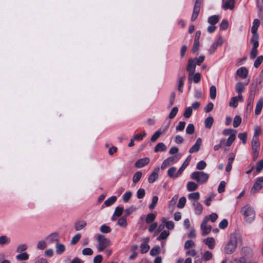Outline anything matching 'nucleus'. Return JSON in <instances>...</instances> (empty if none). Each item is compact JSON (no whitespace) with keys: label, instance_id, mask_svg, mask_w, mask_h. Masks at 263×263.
Masks as SVG:
<instances>
[{"label":"nucleus","instance_id":"nucleus-1","mask_svg":"<svg viewBox=\"0 0 263 263\" xmlns=\"http://www.w3.org/2000/svg\"><path fill=\"white\" fill-rule=\"evenodd\" d=\"M241 236L239 233H233L230 236L228 242L223 248V252L226 254L233 253L236 249L237 245L241 242Z\"/></svg>","mask_w":263,"mask_h":263},{"label":"nucleus","instance_id":"nucleus-2","mask_svg":"<svg viewBox=\"0 0 263 263\" xmlns=\"http://www.w3.org/2000/svg\"><path fill=\"white\" fill-rule=\"evenodd\" d=\"M244 217L245 221L249 224L252 223L255 219L256 213L254 208L250 205L243 206L240 211Z\"/></svg>","mask_w":263,"mask_h":263},{"label":"nucleus","instance_id":"nucleus-3","mask_svg":"<svg viewBox=\"0 0 263 263\" xmlns=\"http://www.w3.org/2000/svg\"><path fill=\"white\" fill-rule=\"evenodd\" d=\"M209 177V175L203 172H194L191 175V179L196 180L199 184L205 182Z\"/></svg>","mask_w":263,"mask_h":263},{"label":"nucleus","instance_id":"nucleus-4","mask_svg":"<svg viewBox=\"0 0 263 263\" xmlns=\"http://www.w3.org/2000/svg\"><path fill=\"white\" fill-rule=\"evenodd\" d=\"M97 241L98 242L97 248L99 252L103 251L110 245V240L102 235H98Z\"/></svg>","mask_w":263,"mask_h":263},{"label":"nucleus","instance_id":"nucleus-5","mask_svg":"<svg viewBox=\"0 0 263 263\" xmlns=\"http://www.w3.org/2000/svg\"><path fill=\"white\" fill-rule=\"evenodd\" d=\"M263 187V176L255 179V183L250 190L251 194H254Z\"/></svg>","mask_w":263,"mask_h":263},{"label":"nucleus","instance_id":"nucleus-6","mask_svg":"<svg viewBox=\"0 0 263 263\" xmlns=\"http://www.w3.org/2000/svg\"><path fill=\"white\" fill-rule=\"evenodd\" d=\"M179 159L180 157L178 155H174L167 158L162 162L161 166V168L162 170H164L165 168H166L170 165L174 164L176 162H177Z\"/></svg>","mask_w":263,"mask_h":263},{"label":"nucleus","instance_id":"nucleus-7","mask_svg":"<svg viewBox=\"0 0 263 263\" xmlns=\"http://www.w3.org/2000/svg\"><path fill=\"white\" fill-rule=\"evenodd\" d=\"M259 39H251L250 42L253 45V47L250 52V58L251 59H255L258 53L257 48L259 46Z\"/></svg>","mask_w":263,"mask_h":263},{"label":"nucleus","instance_id":"nucleus-8","mask_svg":"<svg viewBox=\"0 0 263 263\" xmlns=\"http://www.w3.org/2000/svg\"><path fill=\"white\" fill-rule=\"evenodd\" d=\"M208 219L204 218L202 223L201 224V230L202 231V235L203 236L209 234L212 230L211 226L208 225Z\"/></svg>","mask_w":263,"mask_h":263},{"label":"nucleus","instance_id":"nucleus-9","mask_svg":"<svg viewBox=\"0 0 263 263\" xmlns=\"http://www.w3.org/2000/svg\"><path fill=\"white\" fill-rule=\"evenodd\" d=\"M260 25V21L258 19H254L253 22V25L251 28V32L252 36L251 39H259V35L257 33V29Z\"/></svg>","mask_w":263,"mask_h":263},{"label":"nucleus","instance_id":"nucleus-10","mask_svg":"<svg viewBox=\"0 0 263 263\" xmlns=\"http://www.w3.org/2000/svg\"><path fill=\"white\" fill-rule=\"evenodd\" d=\"M196 65L194 60L189 59L186 70L189 72V79L191 80L192 75H193L195 71Z\"/></svg>","mask_w":263,"mask_h":263},{"label":"nucleus","instance_id":"nucleus-11","mask_svg":"<svg viewBox=\"0 0 263 263\" xmlns=\"http://www.w3.org/2000/svg\"><path fill=\"white\" fill-rule=\"evenodd\" d=\"M45 240L48 244H52L54 242L58 243L59 241V234L57 232L52 233L47 236Z\"/></svg>","mask_w":263,"mask_h":263},{"label":"nucleus","instance_id":"nucleus-12","mask_svg":"<svg viewBox=\"0 0 263 263\" xmlns=\"http://www.w3.org/2000/svg\"><path fill=\"white\" fill-rule=\"evenodd\" d=\"M200 6L201 4H199L198 0L195 1L193 14L191 17L192 21H194L197 18L200 11Z\"/></svg>","mask_w":263,"mask_h":263},{"label":"nucleus","instance_id":"nucleus-13","mask_svg":"<svg viewBox=\"0 0 263 263\" xmlns=\"http://www.w3.org/2000/svg\"><path fill=\"white\" fill-rule=\"evenodd\" d=\"M179 170L176 171V167L173 166L170 168L167 171V175L169 177L173 179L178 178L180 175Z\"/></svg>","mask_w":263,"mask_h":263},{"label":"nucleus","instance_id":"nucleus-14","mask_svg":"<svg viewBox=\"0 0 263 263\" xmlns=\"http://www.w3.org/2000/svg\"><path fill=\"white\" fill-rule=\"evenodd\" d=\"M195 214L200 215L202 213L203 206L202 204L197 201H194L192 203Z\"/></svg>","mask_w":263,"mask_h":263},{"label":"nucleus","instance_id":"nucleus-15","mask_svg":"<svg viewBox=\"0 0 263 263\" xmlns=\"http://www.w3.org/2000/svg\"><path fill=\"white\" fill-rule=\"evenodd\" d=\"M149 161L150 159L149 158L145 157L138 160L136 162L135 165L137 168H141L148 164Z\"/></svg>","mask_w":263,"mask_h":263},{"label":"nucleus","instance_id":"nucleus-16","mask_svg":"<svg viewBox=\"0 0 263 263\" xmlns=\"http://www.w3.org/2000/svg\"><path fill=\"white\" fill-rule=\"evenodd\" d=\"M159 167H156L153 172L149 175L148 177V181L150 183H154L158 178V172Z\"/></svg>","mask_w":263,"mask_h":263},{"label":"nucleus","instance_id":"nucleus-17","mask_svg":"<svg viewBox=\"0 0 263 263\" xmlns=\"http://www.w3.org/2000/svg\"><path fill=\"white\" fill-rule=\"evenodd\" d=\"M202 143V139L200 138H198L194 145H193L189 149L190 153H194L197 152L199 149Z\"/></svg>","mask_w":263,"mask_h":263},{"label":"nucleus","instance_id":"nucleus-18","mask_svg":"<svg viewBox=\"0 0 263 263\" xmlns=\"http://www.w3.org/2000/svg\"><path fill=\"white\" fill-rule=\"evenodd\" d=\"M149 241L148 238H145L144 239L143 242L140 246V251L142 254L148 252L149 249V246L148 245Z\"/></svg>","mask_w":263,"mask_h":263},{"label":"nucleus","instance_id":"nucleus-19","mask_svg":"<svg viewBox=\"0 0 263 263\" xmlns=\"http://www.w3.org/2000/svg\"><path fill=\"white\" fill-rule=\"evenodd\" d=\"M235 0H223L222 7L224 10L230 9L232 10L234 7Z\"/></svg>","mask_w":263,"mask_h":263},{"label":"nucleus","instance_id":"nucleus-20","mask_svg":"<svg viewBox=\"0 0 263 263\" xmlns=\"http://www.w3.org/2000/svg\"><path fill=\"white\" fill-rule=\"evenodd\" d=\"M11 242V239L6 235H3L0 236V247L8 246Z\"/></svg>","mask_w":263,"mask_h":263},{"label":"nucleus","instance_id":"nucleus-21","mask_svg":"<svg viewBox=\"0 0 263 263\" xmlns=\"http://www.w3.org/2000/svg\"><path fill=\"white\" fill-rule=\"evenodd\" d=\"M236 73L240 78L245 79L248 76V71L246 68L242 67L237 69Z\"/></svg>","mask_w":263,"mask_h":263},{"label":"nucleus","instance_id":"nucleus-22","mask_svg":"<svg viewBox=\"0 0 263 263\" xmlns=\"http://www.w3.org/2000/svg\"><path fill=\"white\" fill-rule=\"evenodd\" d=\"M263 107V98H260L256 103L255 109V114L256 115H258L260 114L262 108Z\"/></svg>","mask_w":263,"mask_h":263},{"label":"nucleus","instance_id":"nucleus-23","mask_svg":"<svg viewBox=\"0 0 263 263\" xmlns=\"http://www.w3.org/2000/svg\"><path fill=\"white\" fill-rule=\"evenodd\" d=\"M251 146L252 151L259 150L260 142L258 138L253 137L251 142Z\"/></svg>","mask_w":263,"mask_h":263},{"label":"nucleus","instance_id":"nucleus-24","mask_svg":"<svg viewBox=\"0 0 263 263\" xmlns=\"http://www.w3.org/2000/svg\"><path fill=\"white\" fill-rule=\"evenodd\" d=\"M254 93H251L248 100V103L247 105V110L251 111L253 106V101L254 99Z\"/></svg>","mask_w":263,"mask_h":263},{"label":"nucleus","instance_id":"nucleus-25","mask_svg":"<svg viewBox=\"0 0 263 263\" xmlns=\"http://www.w3.org/2000/svg\"><path fill=\"white\" fill-rule=\"evenodd\" d=\"M161 221L167 229L172 230L174 229L175 224L173 221H168L165 218L163 217L161 219Z\"/></svg>","mask_w":263,"mask_h":263},{"label":"nucleus","instance_id":"nucleus-26","mask_svg":"<svg viewBox=\"0 0 263 263\" xmlns=\"http://www.w3.org/2000/svg\"><path fill=\"white\" fill-rule=\"evenodd\" d=\"M185 80V77L183 76L182 77H180L178 79V90L180 92H183V85L184 83V81Z\"/></svg>","mask_w":263,"mask_h":263},{"label":"nucleus","instance_id":"nucleus-27","mask_svg":"<svg viewBox=\"0 0 263 263\" xmlns=\"http://www.w3.org/2000/svg\"><path fill=\"white\" fill-rule=\"evenodd\" d=\"M203 242L210 249H213L215 247V240L213 237H208L205 239Z\"/></svg>","mask_w":263,"mask_h":263},{"label":"nucleus","instance_id":"nucleus-28","mask_svg":"<svg viewBox=\"0 0 263 263\" xmlns=\"http://www.w3.org/2000/svg\"><path fill=\"white\" fill-rule=\"evenodd\" d=\"M86 226V222L85 221H78L74 224V228L76 231H80L85 228Z\"/></svg>","mask_w":263,"mask_h":263},{"label":"nucleus","instance_id":"nucleus-29","mask_svg":"<svg viewBox=\"0 0 263 263\" xmlns=\"http://www.w3.org/2000/svg\"><path fill=\"white\" fill-rule=\"evenodd\" d=\"M166 150V145L162 142L158 143L154 148V151L155 153H157L159 152H165Z\"/></svg>","mask_w":263,"mask_h":263},{"label":"nucleus","instance_id":"nucleus-30","mask_svg":"<svg viewBox=\"0 0 263 263\" xmlns=\"http://www.w3.org/2000/svg\"><path fill=\"white\" fill-rule=\"evenodd\" d=\"M56 253L58 255L62 254L65 250V247L64 245L60 243L55 244Z\"/></svg>","mask_w":263,"mask_h":263},{"label":"nucleus","instance_id":"nucleus-31","mask_svg":"<svg viewBox=\"0 0 263 263\" xmlns=\"http://www.w3.org/2000/svg\"><path fill=\"white\" fill-rule=\"evenodd\" d=\"M214 122V119L212 116H209L207 117L204 121L205 127L210 129L211 128Z\"/></svg>","mask_w":263,"mask_h":263},{"label":"nucleus","instance_id":"nucleus-32","mask_svg":"<svg viewBox=\"0 0 263 263\" xmlns=\"http://www.w3.org/2000/svg\"><path fill=\"white\" fill-rule=\"evenodd\" d=\"M142 176V173L140 171L137 172L134 174L133 177V182L134 184H136L139 181Z\"/></svg>","mask_w":263,"mask_h":263},{"label":"nucleus","instance_id":"nucleus-33","mask_svg":"<svg viewBox=\"0 0 263 263\" xmlns=\"http://www.w3.org/2000/svg\"><path fill=\"white\" fill-rule=\"evenodd\" d=\"M198 185L194 182H189L187 184V190L190 191H194L198 188Z\"/></svg>","mask_w":263,"mask_h":263},{"label":"nucleus","instance_id":"nucleus-34","mask_svg":"<svg viewBox=\"0 0 263 263\" xmlns=\"http://www.w3.org/2000/svg\"><path fill=\"white\" fill-rule=\"evenodd\" d=\"M117 197L115 196H111V197L108 198L104 201V204L106 206H109L112 205L114 203H115L117 200Z\"/></svg>","mask_w":263,"mask_h":263},{"label":"nucleus","instance_id":"nucleus-35","mask_svg":"<svg viewBox=\"0 0 263 263\" xmlns=\"http://www.w3.org/2000/svg\"><path fill=\"white\" fill-rule=\"evenodd\" d=\"M236 91L238 93H241L245 89V84L242 82H238L235 86Z\"/></svg>","mask_w":263,"mask_h":263},{"label":"nucleus","instance_id":"nucleus-36","mask_svg":"<svg viewBox=\"0 0 263 263\" xmlns=\"http://www.w3.org/2000/svg\"><path fill=\"white\" fill-rule=\"evenodd\" d=\"M201 79V76L199 72L196 73L194 74H193L192 75V78L191 80H189V81L190 82H192L193 81L195 83H198Z\"/></svg>","mask_w":263,"mask_h":263},{"label":"nucleus","instance_id":"nucleus-37","mask_svg":"<svg viewBox=\"0 0 263 263\" xmlns=\"http://www.w3.org/2000/svg\"><path fill=\"white\" fill-rule=\"evenodd\" d=\"M219 17L218 15H212L209 17L208 22L211 25L216 24L219 21Z\"/></svg>","mask_w":263,"mask_h":263},{"label":"nucleus","instance_id":"nucleus-38","mask_svg":"<svg viewBox=\"0 0 263 263\" xmlns=\"http://www.w3.org/2000/svg\"><path fill=\"white\" fill-rule=\"evenodd\" d=\"M191 157L189 156L186 160L184 161V162L183 163L181 167L179 168V173H182L184 170L187 167V166L189 165V163L191 160Z\"/></svg>","mask_w":263,"mask_h":263},{"label":"nucleus","instance_id":"nucleus-39","mask_svg":"<svg viewBox=\"0 0 263 263\" xmlns=\"http://www.w3.org/2000/svg\"><path fill=\"white\" fill-rule=\"evenodd\" d=\"M200 198V194L199 192H194L188 195V198L190 200L195 201L198 200Z\"/></svg>","mask_w":263,"mask_h":263},{"label":"nucleus","instance_id":"nucleus-40","mask_svg":"<svg viewBox=\"0 0 263 263\" xmlns=\"http://www.w3.org/2000/svg\"><path fill=\"white\" fill-rule=\"evenodd\" d=\"M178 198V195H175L169 202L168 208L170 209H173Z\"/></svg>","mask_w":263,"mask_h":263},{"label":"nucleus","instance_id":"nucleus-41","mask_svg":"<svg viewBox=\"0 0 263 263\" xmlns=\"http://www.w3.org/2000/svg\"><path fill=\"white\" fill-rule=\"evenodd\" d=\"M29 255L26 252H23L20 254H18L16 256V258L18 260H26L28 259Z\"/></svg>","mask_w":263,"mask_h":263},{"label":"nucleus","instance_id":"nucleus-42","mask_svg":"<svg viewBox=\"0 0 263 263\" xmlns=\"http://www.w3.org/2000/svg\"><path fill=\"white\" fill-rule=\"evenodd\" d=\"M210 98L212 100H214L216 97V88L214 85L212 86L210 88Z\"/></svg>","mask_w":263,"mask_h":263},{"label":"nucleus","instance_id":"nucleus-43","mask_svg":"<svg viewBox=\"0 0 263 263\" xmlns=\"http://www.w3.org/2000/svg\"><path fill=\"white\" fill-rule=\"evenodd\" d=\"M241 123V118L239 116H236L233 120V125L234 127H237Z\"/></svg>","mask_w":263,"mask_h":263},{"label":"nucleus","instance_id":"nucleus-44","mask_svg":"<svg viewBox=\"0 0 263 263\" xmlns=\"http://www.w3.org/2000/svg\"><path fill=\"white\" fill-rule=\"evenodd\" d=\"M118 224L121 227L125 228L127 226V220L126 217L123 216L121 217L118 221Z\"/></svg>","mask_w":263,"mask_h":263},{"label":"nucleus","instance_id":"nucleus-45","mask_svg":"<svg viewBox=\"0 0 263 263\" xmlns=\"http://www.w3.org/2000/svg\"><path fill=\"white\" fill-rule=\"evenodd\" d=\"M170 235V232L168 231L164 230L162 231L160 235L158 237L157 239L161 240L166 239Z\"/></svg>","mask_w":263,"mask_h":263},{"label":"nucleus","instance_id":"nucleus-46","mask_svg":"<svg viewBox=\"0 0 263 263\" xmlns=\"http://www.w3.org/2000/svg\"><path fill=\"white\" fill-rule=\"evenodd\" d=\"M186 201V199L185 197H181L179 200V202H178V204H177V206L179 209H182L184 206Z\"/></svg>","mask_w":263,"mask_h":263},{"label":"nucleus","instance_id":"nucleus-47","mask_svg":"<svg viewBox=\"0 0 263 263\" xmlns=\"http://www.w3.org/2000/svg\"><path fill=\"white\" fill-rule=\"evenodd\" d=\"M212 257H213L212 253L209 251H206L203 254L202 258H203V260L206 261H208V260L211 259Z\"/></svg>","mask_w":263,"mask_h":263},{"label":"nucleus","instance_id":"nucleus-48","mask_svg":"<svg viewBox=\"0 0 263 263\" xmlns=\"http://www.w3.org/2000/svg\"><path fill=\"white\" fill-rule=\"evenodd\" d=\"M160 248L159 246H156L153 248L150 251V254L152 256H155L160 253Z\"/></svg>","mask_w":263,"mask_h":263},{"label":"nucleus","instance_id":"nucleus-49","mask_svg":"<svg viewBox=\"0 0 263 263\" xmlns=\"http://www.w3.org/2000/svg\"><path fill=\"white\" fill-rule=\"evenodd\" d=\"M158 201V197L156 196H154L152 198V203L149 205V208L151 210L154 209L156 207V206L157 204Z\"/></svg>","mask_w":263,"mask_h":263},{"label":"nucleus","instance_id":"nucleus-50","mask_svg":"<svg viewBox=\"0 0 263 263\" xmlns=\"http://www.w3.org/2000/svg\"><path fill=\"white\" fill-rule=\"evenodd\" d=\"M238 98L237 97H232L231 99V100L229 102V105L230 106H232L233 107H236L238 105Z\"/></svg>","mask_w":263,"mask_h":263},{"label":"nucleus","instance_id":"nucleus-51","mask_svg":"<svg viewBox=\"0 0 263 263\" xmlns=\"http://www.w3.org/2000/svg\"><path fill=\"white\" fill-rule=\"evenodd\" d=\"M100 230L102 233H108L110 232L111 230L109 227L103 224L100 227Z\"/></svg>","mask_w":263,"mask_h":263},{"label":"nucleus","instance_id":"nucleus-52","mask_svg":"<svg viewBox=\"0 0 263 263\" xmlns=\"http://www.w3.org/2000/svg\"><path fill=\"white\" fill-rule=\"evenodd\" d=\"M263 61V56L260 55L257 58L254 63V66L256 68L258 67Z\"/></svg>","mask_w":263,"mask_h":263},{"label":"nucleus","instance_id":"nucleus-53","mask_svg":"<svg viewBox=\"0 0 263 263\" xmlns=\"http://www.w3.org/2000/svg\"><path fill=\"white\" fill-rule=\"evenodd\" d=\"M235 138L236 137L235 134H231L227 140L226 145L228 146H230L234 141Z\"/></svg>","mask_w":263,"mask_h":263},{"label":"nucleus","instance_id":"nucleus-54","mask_svg":"<svg viewBox=\"0 0 263 263\" xmlns=\"http://www.w3.org/2000/svg\"><path fill=\"white\" fill-rule=\"evenodd\" d=\"M178 111V107L176 106L172 108V109L169 115V116H168L169 118L171 119L174 118L176 116V114H177Z\"/></svg>","mask_w":263,"mask_h":263},{"label":"nucleus","instance_id":"nucleus-55","mask_svg":"<svg viewBox=\"0 0 263 263\" xmlns=\"http://www.w3.org/2000/svg\"><path fill=\"white\" fill-rule=\"evenodd\" d=\"M263 169V159L259 160L256 164V172L258 173Z\"/></svg>","mask_w":263,"mask_h":263},{"label":"nucleus","instance_id":"nucleus-56","mask_svg":"<svg viewBox=\"0 0 263 263\" xmlns=\"http://www.w3.org/2000/svg\"><path fill=\"white\" fill-rule=\"evenodd\" d=\"M192 114V108L191 107H187L183 114V116L186 118H189L191 117Z\"/></svg>","mask_w":263,"mask_h":263},{"label":"nucleus","instance_id":"nucleus-57","mask_svg":"<svg viewBox=\"0 0 263 263\" xmlns=\"http://www.w3.org/2000/svg\"><path fill=\"white\" fill-rule=\"evenodd\" d=\"M155 219V215L153 213H149L146 217V222L149 223L153 222Z\"/></svg>","mask_w":263,"mask_h":263},{"label":"nucleus","instance_id":"nucleus-58","mask_svg":"<svg viewBox=\"0 0 263 263\" xmlns=\"http://www.w3.org/2000/svg\"><path fill=\"white\" fill-rule=\"evenodd\" d=\"M195 246V243L192 240H189L186 241L184 244V248L185 249H189L192 247H193Z\"/></svg>","mask_w":263,"mask_h":263},{"label":"nucleus","instance_id":"nucleus-59","mask_svg":"<svg viewBox=\"0 0 263 263\" xmlns=\"http://www.w3.org/2000/svg\"><path fill=\"white\" fill-rule=\"evenodd\" d=\"M194 126L193 124H189L186 128V133L187 134L191 135L194 132Z\"/></svg>","mask_w":263,"mask_h":263},{"label":"nucleus","instance_id":"nucleus-60","mask_svg":"<svg viewBox=\"0 0 263 263\" xmlns=\"http://www.w3.org/2000/svg\"><path fill=\"white\" fill-rule=\"evenodd\" d=\"M123 208L120 207V206H117L115 211L114 212V215H116V216L119 217L123 213Z\"/></svg>","mask_w":263,"mask_h":263},{"label":"nucleus","instance_id":"nucleus-61","mask_svg":"<svg viewBox=\"0 0 263 263\" xmlns=\"http://www.w3.org/2000/svg\"><path fill=\"white\" fill-rule=\"evenodd\" d=\"M218 218V215L216 213H212L209 216H206L204 218H208V221L211 220L212 222H215Z\"/></svg>","mask_w":263,"mask_h":263},{"label":"nucleus","instance_id":"nucleus-62","mask_svg":"<svg viewBox=\"0 0 263 263\" xmlns=\"http://www.w3.org/2000/svg\"><path fill=\"white\" fill-rule=\"evenodd\" d=\"M132 192L130 191L126 192L123 195V200L124 202H127L128 201L129 199L131 198L132 196Z\"/></svg>","mask_w":263,"mask_h":263},{"label":"nucleus","instance_id":"nucleus-63","mask_svg":"<svg viewBox=\"0 0 263 263\" xmlns=\"http://www.w3.org/2000/svg\"><path fill=\"white\" fill-rule=\"evenodd\" d=\"M81 234L79 233L77 234L76 235H74L71 240V244L72 245H75L77 243L81 238Z\"/></svg>","mask_w":263,"mask_h":263},{"label":"nucleus","instance_id":"nucleus-64","mask_svg":"<svg viewBox=\"0 0 263 263\" xmlns=\"http://www.w3.org/2000/svg\"><path fill=\"white\" fill-rule=\"evenodd\" d=\"M145 196V190L143 189H140L137 192V197L138 199H142Z\"/></svg>","mask_w":263,"mask_h":263}]
</instances>
